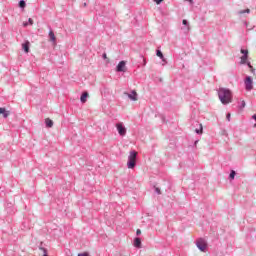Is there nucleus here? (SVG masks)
Instances as JSON below:
<instances>
[{
  "instance_id": "9b49d317",
  "label": "nucleus",
  "mask_w": 256,
  "mask_h": 256,
  "mask_svg": "<svg viewBox=\"0 0 256 256\" xmlns=\"http://www.w3.org/2000/svg\"><path fill=\"white\" fill-rule=\"evenodd\" d=\"M49 37H50V41H52V43H56L57 37H55V33L53 32V30H50Z\"/></svg>"
},
{
  "instance_id": "9d476101",
  "label": "nucleus",
  "mask_w": 256,
  "mask_h": 256,
  "mask_svg": "<svg viewBox=\"0 0 256 256\" xmlns=\"http://www.w3.org/2000/svg\"><path fill=\"white\" fill-rule=\"evenodd\" d=\"M87 97H89V93L84 92L80 97L81 103H87Z\"/></svg>"
},
{
  "instance_id": "473e14b6",
  "label": "nucleus",
  "mask_w": 256,
  "mask_h": 256,
  "mask_svg": "<svg viewBox=\"0 0 256 256\" xmlns=\"http://www.w3.org/2000/svg\"><path fill=\"white\" fill-rule=\"evenodd\" d=\"M27 25H28V23H23V26H24V27H27Z\"/></svg>"
},
{
  "instance_id": "0eeeda50",
  "label": "nucleus",
  "mask_w": 256,
  "mask_h": 256,
  "mask_svg": "<svg viewBox=\"0 0 256 256\" xmlns=\"http://www.w3.org/2000/svg\"><path fill=\"white\" fill-rule=\"evenodd\" d=\"M131 101H138V94L137 91L133 90L130 94H127Z\"/></svg>"
},
{
  "instance_id": "393cba45",
  "label": "nucleus",
  "mask_w": 256,
  "mask_h": 256,
  "mask_svg": "<svg viewBox=\"0 0 256 256\" xmlns=\"http://www.w3.org/2000/svg\"><path fill=\"white\" fill-rule=\"evenodd\" d=\"M155 1V3L157 4V5H160L161 3H163V0H154Z\"/></svg>"
},
{
  "instance_id": "1a4fd4ad",
  "label": "nucleus",
  "mask_w": 256,
  "mask_h": 256,
  "mask_svg": "<svg viewBox=\"0 0 256 256\" xmlns=\"http://www.w3.org/2000/svg\"><path fill=\"white\" fill-rule=\"evenodd\" d=\"M0 115H3V117L7 119V117L11 115V112L7 111V109L5 108H0Z\"/></svg>"
},
{
  "instance_id": "b1692460",
  "label": "nucleus",
  "mask_w": 256,
  "mask_h": 256,
  "mask_svg": "<svg viewBox=\"0 0 256 256\" xmlns=\"http://www.w3.org/2000/svg\"><path fill=\"white\" fill-rule=\"evenodd\" d=\"M227 121H231V113H228L226 116Z\"/></svg>"
},
{
  "instance_id": "423d86ee",
  "label": "nucleus",
  "mask_w": 256,
  "mask_h": 256,
  "mask_svg": "<svg viewBox=\"0 0 256 256\" xmlns=\"http://www.w3.org/2000/svg\"><path fill=\"white\" fill-rule=\"evenodd\" d=\"M125 61H120L116 67V71L125 73Z\"/></svg>"
},
{
  "instance_id": "412c9836",
  "label": "nucleus",
  "mask_w": 256,
  "mask_h": 256,
  "mask_svg": "<svg viewBox=\"0 0 256 256\" xmlns=\"http://www.w3.org/2000/svg\"><path fill=\"white\" fill-rule=\"evenodd\" d=\"M241 53H242L243 55H249V51H247V50L241 49Z\"/></svg>"
},
{
  "instance_id": "ddd939ff",
  "label": "nucleus",
  "mask_w": 256,
  "mask_h": 256,
  "mask_svg": "<svg viewBox=\"0 0 256 256\" xmlns=\"http://www.w3.org/2000/svg\"><path fill=\"white\" fill-rule=\"evenodd\" d=\"M45 124H46L47 127H53V120L47 118L45 120Z\"/></svg>"
},
{
  "instance_id": "a878e982",
  "label": "nucleus",
  "mask_w": 256,
  "mask_h": 256,
  "mask_svg": "<svg viewBox=\"0 0 256 256\" xmlns=\"http://www.w3.org/2000/svg\"><path fill=\"white\" fill-rule=\"evenodd\" d=\"M155 191H156V193H158V195H161V189L155 188Z\"/></svg>"
},
{
  "instance_id": "f704fd0d",
  "label": "nucleus",
  "mask_w": 256,
  "mask_h": 256,
  "mask_svg": "<svg viewBox=\"0 0 256 256\" xmlns=\"http://www.w3.org/2000/svg\"><path fill=\"white\" fill-rule=\"evenodd\" d=\"M254 127H256V124H254Z\"/></svg>"
},
{
  "instance_id": "20e7f679",
  "label": "nucleus",
  "mask_w": 256,
  "mask_h": 256,
  "mask_svg": "<svg viewBox=\"0 0 256 256\" xmlns=\"http://www.w3.org/2000/svg\"><path fill=\"white\" fill-rule=\"evenodd\" d=\"M244 83L246 91H251V89H253V79H251V76H247Z\"/></svg>"
},
{
  "instance_id": "f257e3e1",
  "label": "nucleus",
  "mask_w": 256,
  "mask_h": 256,
  "mask_svg": "<svg viewBox=\"0 0 256 256\" xmlns=\"http://www.w3.org/2000/svg\"><path fill=\"white\" fill-rule=\"evenodd\" d=\"M218 97L223 105H229V103L233 101V94H231V90L226 88L219 89Z\"/></svg>"
},
{
  "instance_id": "bb28decb",
  "label": "nucleus",
  "mask_w": 256,
  "mask_h": 256,
  "mask_svg": "<svg viewBox=\"0 0 256 256\" xmlns=\"http://www.w3.org/2000/svg\"><path fill=\"white\" fill-rule=\"evenodd\" d=\"M28 23H29V25H33V19L29 18Z\"/></svg>"
},
{
  "instance_id": "c85d7f7f",
  "label": "nucleus",
  "mask_w": 256,
  "mask_h": 256,
  "mask_svg": "<svg viewBox=\"0 0 256 256\" xmlns=\"http://www.w3.org/2000/svg\"><path fill=\"white\" fill-rule=\"evenodd\" d=\"M183 25H187V20L182 21Z\"/></svg>"
},
{
  "instance_id": "cd10ccee",
  "label": "nucleus",
  "mask_w": 256,
  "mask_h": 256,
  "mask_svg": "<svg viewBox=\"0 0 256 256\" xmlns=\"http://www.w3.org/2000/svg\"><path fill=\"white\" fill-rule=\"evenodd\" d=\"M136 235H141V230L140 229H137Z\"/></svg>"
},
{
  "instance_id": "39448f33",
  "label": "nucleus",
  "mask_w": 256,
  "mask_h": 256,
  "mask_svg": "<svg viewBox=\"0 0 256 256\" xmlns=\"http://www.w3.org/2000/svg\"><path fill=\"white\" fill-rule=\"evenodd\" d=\"M116 129L119 135H121L122 137L127 134V129H125V127L121 123L116 124Z\"/></svg>"
},
{
  "instance_id": "7c9ffc66",
  "label": "nucleus",
  "mask_w": 256,
  "mask_h": 256,
  "mask_svg": "<svg viewBox=\"0 0 256 256\" xmlns=\"http://www.w3.org/2000/svg\"><path fill=\"white\" fill-rule=\"evenodd\" d=\"M242 107H245V102H244V100L242 101Z\"/></svg>"
},
{
  "instance_id": "5701e85b",
  "label": "nucleus",
  "mask_w": 256,
  "mask_h": 256,
  "mask_svg": "<svg viewBox=\"0 0 256 256\" xmlns=\"http://www.w3.org/2000/svg\"><path fill=\"white\" fill-rule=\"evenodd\" d=\"M248 67H250L252 73L255 72V69H253V66H251V63H248Z\"/></svg>"
},
{
  "instance_id": "2f4dec72",
  "label": "nucleus",
  "mask_w": 256,
  "mask_h": 256,
  "mask_svg": "<svg viewBox=\"0 0 256 256\" xmlns=\"http://www.w3.org/2000/svg\"><path fill=\"white\" fill-rule=\"evenodd\" d=\"M186 1H189V3L193 4V0H186Z\"/></svg>"
},
{
  "instance_id": "f8f14e48",
  "label": "nucleus",
  "mask_w": 256,
  "mask_h": 256,
  "mask_svg": "<svg viewBox=\"0 0 256 256\" xmlns=\"http://www.w3.org/2000/svg\"><path fill=\"white\" fill-rule=\"evenodd\" d=\"M134 246L141 248V238H135Z\"/></svg>"
},
{
  "instance_id": "f03ea898",
  "label": "nucleus",
  "mask_w": 256,
  "mask_h": 256,
  "mask_svg": "<svg viewBox=\"0 0 256 256\" xmlns=\"http://www.w3.org/2000/svg\"><path fill=\"white\" fill-rule=\"evenodd\" d=\"M137 163V152L136 151H132L130 152V155L128 157V169H133L135 168V165Z\"/></svg>"
},
{
  "instance_id": "6ab92c4d",
  "label": "nucleus",
  "mask_w": 256,
  "mask_h": 256,
  "mask_svg": "<svg viewBox=\"0 0 256 256\" xmlns=\"http://www.w3.org/2000/svg\"><path fill=\"white\" fill-rule=\"evenodd\" d=\"M25 5H26L25 1L21 0L19 2V7H21L22 9L25 8Z\"/></svg>"
},
{
  "instance_id": "7ed1b4c3",
  "label": "nucleus",
  "mask_w": 256,
  "mask_h": 256,
  "mask_svg": "<svg viewBox=\"0 0 256 256\" xmlns=\"http://www.w3.org/2000/svg\"><path fill=\"white\" fill-rule=\"evenodd\" d=\"M196 246L200 251H207V241H205L203 238H200L196 241Z\"/></svg>"
},
{
  "instance_id": "aec40b11",
  "label": "nucleus",
  "mask_w": 256,
  "mask_h": 256,
  "mask_svg": "<svg viewBox=\"0 0 256 256\" xmlns=\"http://www.w3.org/2000/svg\"><path fill=\"white\" fill-rule=\"evenodd\" d=\"M78 256H89L88 252L79 253Z\"/></svg>"
},
{
  "instance_id": "2eb2a0df",
  "label": "nucleus",
  "mask_w": 256,
  "mask_h": 256,
  "mask_svg": "<svg viewBox=\"0 0 256 256\" xmlns=\"http://www.w3.org/2000/svg\"><path fill=\"white\" fill-rule=\"evenodd\" d=\"M245 13H251V10L249 8H247L246 10H241L238 12V15H243Z\"/></svg>"
},
{
  "instance_id": "f3484780",
  "label": "nucleus",
  "mask_w": 256,
  "mask_h": 256,
  "mask_svg": "<svg viewBox=\"0 0 256 256\" xmlns=\"http://www.w3.org/2000/svg\"><path fill=\"white\" fill-rule=\"evenodd\" d=\"M195 131L201 135V133H203V125L200 124V129H196Z\"/></svg>"
},
{
  "instance_id": "c756f323",
  "label": "nucleus",
  "mask_w": 256,
  "mask_h": 256,
  "mask_svg": "<svg viewBox=\"0 0 256 256\" xmlns=\"http://www.w3.org/2000/svg\"><path fill=\"white\" fill-rule=\"evenodd\" d=\"M104 59H107V54H103Z\"/></svg>"
},
{
  "instance_id": "dca6fc26",
  "label": "nucleus",
  "mask_w": 256,
  "mask_h": 256,
  "mask_svg": "<svg viewBox=\"0 0 256 256\" xmlns=\"http://www.w3.org/2000/svg\"><path fill=\"white\" fill-rule=\"evenodd\" d=\"M156 55H157V57H159L160 59H163L164 57H163V52H161V50H157L156 51Z\"/></svg>"
},
{
  "instance_id": "4be33fe9",
  "label": "nucleus",
  "mask_w": 256,
  "mask_h": 256,
  "mask_svg": "<svg viewBox=\"0 0 256 256\" xmlns=\"http://www.w3.org/2000/svg\"><path fill=\"white\" fill-rule=\"evenodd\" d=\"M230 179H235V171H232V172L230 173Z\"/></svg>"
},
{
  "instance_id": "a211bd4d",
  "label": "nucleus",
  "mask_w": 256,
  "mask_h": 256,
  "mask_svg": "<svg viewBox=\"0 0 256 256\" xmlns=\"http://www.w3.org/2000/svg\"><path fill=\"white\" fill-rule=\"evenodd\" d=\"M40 251H42V255H43V256H47V249L41 247V248H40Z\"/></svg>"
},
{
  "instance_id": "72a5a7b5",
  "label": "nucleus",
  "mask_w": 256,
  "mask_h": 256,
  "mask_svg": "<svg viewBox=\"0 0 256 256\" xmlns=\"http://www.w3.org/2000/svg\"><path fill=\"white\" fill-rule=\"evenodd\" d=\"M252 117H253V119H255V120H256V114H254Z\"/></svg>"
},
{
  "instance_id": "4468645a",
  "label": "nucleus",
  "mask_w": 256,
  "mask_h": 256,
  "mask_svg": "<svg viewBox=\"0 0 256 256\" xmlns=\"http://www.w3.org/2000/svg\"><path fill=\"white\" fill-rule=\"evenodd\" d=\"M247 58H248V55H247V54H244V55L241 57V64H242V65H245V63H247Z\"/></svg>"
},
{
  "instance_id": "6e6552de",
  "label": "nucleus",
  "mask_w": 256,
  "mask_h": 256,
  "mask_svg": "<svg viewBox=\"0 0 256 256\" xmlns=\"http://www.w3.org/2000/svg\"><path fill=\"white\" fill-rule=\"evenodd\" d=\"M29 47H31V42H29L28 40L22 44V49L26 53H29Z\"/></svg>"
}]
</instances>
